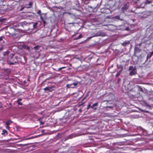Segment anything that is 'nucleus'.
Instances as JSON below:
<instances>
[{
	"label": "nucleus",
	"mask_w": 153,
	"mask_h": 153,
	"mask_svg": "<svg viewBox=\"0 0 153 153\" xmlns=\"http://www.w3.org/2000/svg\"><path fill=\"white\" fill-rule=\"evenodd\" d=\"M28 48L29 49V47H28Z\"/></svg>",
	"instance_id": "42"
},
{
	"label": "nucleus",
	"mask_w": 153,
	"mask_h": 153,
	"mask_svg": "<svg viewBox=\"0 0 153 153\" xmlns=\"http://www.w3.org/2000/svg\"><path fill=\"white\" fill-rule=\"evenodd\" d=\"M121 72V71H119L118 72V73H117V74H116V76L117 77L119 76L120 75V74Z\"/></svg>",
	"instance_id": "19"
},
{
	"label": "nucleus",
	"mask_w": 153,
	"mask_h": 153,
	"mask_svg": "<svg viewBox=\"0 0 153 153\" xmlns=\"http://www.w3.org/2000/svg\"><path fill=\"white\" fill-rule=\"evenodd\" d=\"M91 106L90 104H89L87 107V109L88 110L90 108H91Z\"/></svg>",
	"instance_id": "21"
},
{
	"label": "nucleus",
	"mask_w": 153,
	"mask_h": 153,
	"mask_svg": "<svg viewBox=\"0 0 153 153\" xmlns=\"http://www.w3.org/2000/svg\"><path fill=\"white\" fill-rule=\"evenodd\" d=\"M41 11L40 10H38V11L37 12V13L39 14V15H41Z\"/></svg>",
	"instance_id": "24"
},
{
	"label": "nucleus",
	"mask_w": 153,
	"mask_h": 153,
	"mask_svg": "<svg viewBox=\"0 0 153 153\" xmlns=\"http://www.w3.org/2000/svg\"><path fill=\"white\" fill-rule=\"evenodd\" d=\"M40 19L42 21H43L44 25L45 26V24H46V21L44 20L43 18L41 16H40Z\"/></svg>",
	"instance_id": "13"
},
{
	"label": "nucleus",
	"mask_w": 153,
	"mask_h": 153,
	"mask_svg": "<svg viewBox=\"0 0 153 153\" xmlns=\"http://www.w3.org/2000/svg\"><path fill=\"white\" fill-rule=\"evenodd\" d=\"M5 39V37L4 36H1L0 37V44L2 45L4 42V39Z\"/></svg>",
	"instance_id": "7"
},
{
	"label": "nucleus",
	"mask_w": 153,
	"mask_h": 153,
	"mask_svg": "<svg viewBox=\"0 0 153 153\" xmlns=\"http://www.w3.org/2000/svg\"><path fill=\"white\" fill-rule=\"evenodd\" d=\"M153 54V51L152 52H151L150 54V55L149 56L148 55L147 58H150L151 57V56H152V55Z\"/></svg>",
	"instance_id": "16"
},
{
	"label": "nucleus",
	"mask_w": 153,
	"mask_h": 153,
	"mask_svg": "<svg viewBox=\"0 0 153 153\" xmlns=\"http://www.w3.org/2000/svg\"><path fill=\"white\" fill-rule=\"evenodd\" d=\"M82 34H79L78 37H77L76 38H75V39L76 40H77V39H79L82 38Z\"/></svg>",
	"instance_id": "15"
},
{
	"label": "nucleus",
	"mask_w": 153,
	"mask_h": 153,
	"mask_svg": "<svg viewBox=\"0 0 153 153\" xmlns=\"http://www.w3.org/2000/svg\"><path fill=\"white\" fill-rule=\"evenodd\" d=\"M77 85V83H74L67 85L66 87L68 88H75Z\"/></svg>",
	"instance_id": "4"
},
{
	"label": "nucleus",
	"mask_w": 153,
	"mask_h": 153,
	"mask_svg": "<svg viewBox=\"0 0 153 153\" xmlns=\"http://www.w3.org/2000/svg\"><path fill=\"white\" fill-rule=\"evenodd\" d=\"M25 7H22L20 10V11H21Z\"/></svg>",
	"instance_id": "25"
},
{
	"label": "nucleus",
	"mask_w": 153,
	"mask_h": 153,
	"mask_svg": "<svg viewBox=\"0 0 153 153\" xmlns=\"http://www.w3.org/2000/svg\"><path fill=\"white\" fill-rule=\"evenodd\" d=\"M120 81V78H119L117 80V82L119 83V82Z\"/></svg>",
	"instance_id": "27"
},
{
	"label": "nucleus",
	"mask_w": 153,
	"mask_h": 153,
	"mask_svg": "<svg viewBox=\"0 0 153 153\" xmlns=\"http://www.w3.org/2000/svg\"><path fill=\"white\" fill-rule=\"evenodd\" d=\"M22 100V99H18L17 101V103L19 105H22V103H21L20 101Z\"/></svg>",
	"instance_id": "12"
},
{
	"label": "nucleus",
	"mask_w": 153,
	"mask_h": 153,
	"mask_svg": "<svg viewBox=\"0 0 153 153\" xmlns=\"http://www.w3.org/2000/svg\"><path fill=\"white\" fill-rule=\"evenodd\" d=\"M27 145V144H24V146H26Z\"/></svg>",
	"instance_id": "38"
},
{
	"label": "nucleus",
	"mask_w": 153,
	"mask_h": 153,
	"mask_svg": "<svg viewBox=\"0 0 153 153\" xmlns=\"http://www.w3.org/2000/svg\"><path fill=\"white\" fill-rule=\"evenodd\" d=\"M40 123L42 124H44V122L42 121L40 122Z\"/></svg>",
	"instance_id": "32"
},
{
	"label": "nucleus",
	"mask_w": 153,
	"mask_h": 153,
	"mask_svg": "<svg viewBox=\"0 0 153 153\" xmlns=\"http://www.w3.org/2000/svg\"><path fill=\"white\" fill-rule=\"evenodd\" d=\"M109 107V108H111V107Z\"/></svg>",
	"instance_id": "40"
},
{
	"label": "nucleus",
	"mask_w": 153,
	"mask_h": 153,
	"mask_svg": "<svg viewBox=\"0 0 153 153\" xmlns=\"http://www.w3.org/2000/svg\"><path fill=\"white\" fill-rule=\"evenodd\" d=\"M72 23H69V24H71Z\"/></svg>",
	"instance_id": "41"
},
{
	"label": "nucleus",
	"mask_w": 153,
	"mask_h": 153,
	"mask_svg": "<svg viewBox=\"0 0 153 153\" xmlns=\"http://www.w3.org/2000/svg\"><path fill=\"white\" fill-rule=\"evenodd\" d=\"M16 35V34H13V35H12V36L13 37L14 36Z\"/></svg>",
	"instance_id": "35"
},
{
	"label": "nucleus",
	"mask_w": 153,
	"mask_h": 153,
	"mask_svg": "<svg viewBox=\"0 0 153 153\" xmlns=\"http://www.w3.org/2000/svg\"><path fill=\"white\" fill-rule=\"evenodd\" d=\"M14 54H11V57L10 58V57L8 58V61L9 60L10 64L11 65H14L15 63H16L17 61V59H16V57H15V59L13 60V58L14 57Z\"/></svg>",
	"instance_id": "2"
},
{
	"label": "nucleus",
	"mask_w": 153,
	"mask_h": 153,
	"mask_svg": "<svg viewBox=\"0 0 153 153\" xmlns=\"http://www.w3.org/2000/svg\"><path fill=\"white\" fill-rule=\"evenodd\" d=\"M2 135H6L7 134V131L5 130H3L2 132L1 133Z\"/></svg>",
	"instance_id": "14"
},
{
	"label": "nucleus",
	"mask_w": 153,
	"mask_h": 153,
	"mask_svg": "<svg viewBox=\"0 0 153 153\" xmlns=\"http://www.w3.org/2000/svg\"><path fill=\"white\" fill-rule=\"evenodd\" d=\"M86 97H85L84 98H83V100H84L86 98Z\"/></svg>",
	"instance_id": "37"
},
{
	"label": "nucleus",
	"mask_w": 153,
	"mask_h": 153,
	"mask_svg": "<svg viewBox=\"0 0 153 153\" xmlns=\"http://www.w3.org/2000/svg\"><path fill=\"white\" fill-rule=\"evenodd\" d=\"M141 45V44H139V45Z\"/></svg>",
	"instance_id": "39"
},
{
	"label": "nucleus",
	"mask_w": 153,
	"mask_h": 153,
	"mask_svg": "<svg viewBox=\"0 0 153 153\" xmlns=\"http://www.w3.org/2000/svg\"><path fill=\"white\" fill-rule=\"evenodd\" d=\"M6 128L7 129H9L10 128L9 126H6Z\"/></svg>",
	"instance_id": "31"
},
{
	"label": "nucleus",
	"mask_w": 153,
	"mask_h": 153,
	"mask_svg": "<svg viewBox=\"0 0 153 153\" xmlns=\"http://www.w3.org/2000/svg\"><path fill=\"white\" fill-rule=\"evenodd\" d=\"M126 30H129V27H127L126 28Z\"/></svg>",
	"instance_id": "26"
},
{
	"label": "nucleus",
	"mask_w": 153,
	"mask_h": 153,
	"mask_svg": "<svg viewBox=\"0 0 153 153\" xmlns=\"http://www.w3.org/2000/svg\"><path fill=\"white\" fill-rule=\"evenodd\" d=\"M32 4L33 3L31 2H30L28 4H25V7L27 8H30L31 7Z\"/></svg>",
	"instance_id": "8"
},
{
	"label": "nucleus",
	"mask_w": 153,
	"mask_h": 153,
	"mask_svg": "<svg viewBox=\"0 0 153 153\" xmlns=\"http://www.w3.org/2000/svg\"><path fill=\"white\" fill-rule=\"evenodd\" d=\"M71 69V68H67V70L68 71Z\"/></svg>",
	"instance_id": "33"
},
{
	"label": "nucleus",
	"mask_w": 153,
	"mask_h": 153,
	"mask_svg": "<svg viewBox=\"0 0 153 153\" xmlns=\"http://www.w3.org/2000/svg\"><path fill=\"white\" fill-rule=\"evenodd\" d=\"M9 54V53L8 52H5L4 54V55H8Z\"/></svg>",
	"instance_id": "22"
},
{
	"label": "nucleus",
	"mask_w": 153,
	"mask_h": 153,
	"mask_svg": "<svg viewBox=\"0 0 153 153\" xmlns=\"http://www.w3.org/2000/svg\"><path fill=\"white\" fill-rule=\"evenodd\" d=\"M66 67H65V66H64V67H61V68H59L58 70H56V71H60V70H61L63 69H64V68H66Z\"/></svg>",
	"instance_id": "18"
},
{
	"label": "nucleus",
	"mask_w": 153,
	"mask_h": 153,
	"mask_svg": "<svg viewBox=\"0 0 153 153\" xmlns=\"http://www.w3.org/2000/svg\"><path fill=\"white\" fill-rule=\"evenodd\" d=\"M151 3V1H148V0H147V1H146V3L147 4H149Z\"/></svg>",
	"instance_id": "23"
},
{
	"label": "nucleus",
	"mask_w": 153,
	"mask_h": 153,
	"mask_svg": "<svg viewBox=\"0 0 153 153\" xmlns=\"http://www.w3.org/2000/svg\"><path fill=\"white\" fill-rule=\"evenodd\" d=\"M141 51V50L137 47H136L134 48V53L137 52H140Z\"/></svg>",
	"instance_id": "9"
},
{
	"label": "nucleus",
	"mask_w": 153,
	"mask_h": 153,
	"mask_svg": "<svg viewBox=\"0 0 153 153\" xmlns=\"http://www.w3.org/2000/svg\"><path fill=\"white\" fill-rule=\"evenodd\" d=\"M3 49V48L2 47H1V48H0V51H1V50Z\"/></svg>",
	"instance_id": "34"
},
{
	"label": "nucleus",
	"mask_w": 153,
	"mask_h": 153,
	"mask_svg": "<svg viewBox=\"0 0 153 153\" xmlns=\"http://www.w3.org/2000/svg\"><path fill=\"white\" fill-rule=\"evenodd\" d=\"M44 131V130H42V132H43Z\"/></svg>",
	"instance_id": "36"
},
{
	"label": "nucleus",
	"mask_w": 153,
	"mask_h": 153,
	"mask_svg": "<svg viewBox=\"0 0 153 153\" xmlns=\"http://www.w3.org/2000/svg\"><path fill=\"white\" fill-rule=\"evenodd\" d=\"M128 8V6L126 4H125L124 6L122 8L123 11L125 10H127Z\"/></svg>",
	"instance_id": "11"
},
{
	"label": "nucleus",
	"mask_w": 153,
	"mask_h": 153,
	"mask_svg": "<svg viewBox=\"0 0 153 153\" xmlns=\"http://www.w3.org/2000/svg\"><path fill=\"white\" fill-rule=\"evenodd\" d=\"M89 92H88L87 94H86L85 95V97H87V96H88V93Z\"/></svg>",
	"instance_id": "29"
},
{
	"label": "nucleus",
	"mask_w": 153,
	"mask_h": 153,
	"mask_svg": "<svg viewBox=\"0 0 153 153\" xmlns=\"http://www.w3.org/2000/svg\"><path fill=\"white\" fill-rule=\"evenodd\" d=\"M98 105V102H96L91 106V108L95 110H96L97 109V106Z\"/></svg>",
	"instance_id": "6"
},
{
	"label": "nucleus",
	"mask_w": 153,
	"mask_h": 153,
	"mask_svg": "<svg viewBox=\"0 0 153 153\" xmlns=\"http://www.w3.org/2000/svg\"><path fill=\"white\" fill-rule=\"evenodd\" d=\"M11 123V122L10 121H8L7 122H6L5 123L6 126H9V125Z\"/></svg>",
	"instance_id": "17"
},
{
	"label": "nucleus",
	"mask_w": 153,
	"mask_h": 153,
	"mask_svg": "<svg viewBox=\"0 0 153 153\" xmlns=\"http://www.w3.org/2000/svg\"><path fill=\"white\" fill-rule=\"evenodd\" d=\"M130 42L129 41H124L122 43V45L124 46H126L127 45L130 44Z\"/></svg>",
	"instance_id": "10"
},
{
	"label": "nucleus",
	"mask_w": 153,
	"mask_h": 153,
	"mask_svg": "<svg viewBox=\"0 0 153 153\" xmlns=\"http://www.w3.org/2000/svg\"><path fill=\"white\" fill-rule=\"evenodd\" d=\"M37 24V23H35V24H34L33 25V27H35V26Z\"/></svg>",
	"instance_id": "28"
},
{
	"label": "nucleus",
	"mask_w": 153,
	"mask_h": 153,
	"mask_svg": "<svg viewBox=\"0 0 153 153\" xmlns=\"http://www.w3.org/2000/svg\"><path fill=\"white\" fill-rule=\"evenodd\" d=\"M91 36L88 37V39H90L92 37L96 36H105V34L100 30L97 31L95 30L91 32Z\"/></svg>",
	"instance_id": "1"
},
{
	"label": "nucleus",
	"mask_w": 153,
	"mask_h": 153,
	"mask_svg": "<svg viewBox=\"0 0 153 153\" xmlns=\"http://www.w3.org/2000/svg\"><path fill=\"white\" fill-rule=\"evenodd\" d=\"M129 70L131 71L129 74V75L130 76H133L137 73V69L135 67H134L133 66H130L129 68Z\"/></svg>",
	"instance_id": "3"
},
{
	"label": "nucleus",
	"mask_w": 153,
	"mask_h": 153,
	"mask_svg": "<svg viewBox=\"0 0 153 153\" xmlns=\"http://www.w3.org/2000/svg\"><path fill=\"white\" fill-rule=\"evenodd\" d=\"M140 91H143V89L142 88H140Z\"/></svg>",
	"instance_id": "30"
},
{
	"label": "nucleus",
	"mask_w": 153,
	"mask_h": 153,
	"mask_svg": "<svg viewBox=\"0 0 153 153\" xmlns=\"http://www.w3.org/2000/svg\"><path fill=\"white\" fill-rule=\"evenodd\" d=\"M39 46H38V45H37V46H36L35 47H34V49H35V50H38V48L39 47Z\"/></svg>",
	"instance_id": "20"
},
{
	"label": "nucleus",
	"mask_w": 153,
	"mask_h": 153,
	"mask_svg": "<svg viewBox=\"0 0 153 153\" xmlns=\"http://www.w3.org/2000/svg\"><path fill=\"white\" fill-rule=\"evenodd\" d=\"M44 90L45 91L48 92H52L53 90V87H52L48 86L44 88Z\"/></svg>",
	"instance_id": "5"
}]
</instances>
